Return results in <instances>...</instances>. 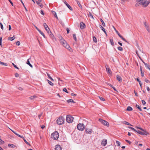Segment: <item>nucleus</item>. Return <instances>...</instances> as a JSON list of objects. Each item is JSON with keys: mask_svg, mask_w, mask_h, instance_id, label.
Returning a JSON list of instances; mask_svg holds the SVG:
<instances>
[{"mask_svg": "<svg viewBox=\"0 0 150 150\" xmlns=\"http://www.w3.org/2000/svg\"><path fill=\"white\" fill-rule=\"evenodd\" d=\"M0 26H1V29L2 30H3V26L2 24L0 22Z\"/></svg>", "mask_w": 150, "mask_h": 150, "instance_id": "54", "label": "nucleus"}, {"mask_svg": "<svg viewBox=\"0 0 150 150\" xmlns=\"http://www.w3.org/2000/svg\"><path fill=\"white\" fill-rule=\"evenodd\" d=\"M142 102L143 105H145L146 103V102L144 100H142Z\"/></svg>", "mask_w": 150, "mask_h": 150, "instance_id": "48", "label": "nucleus"}, {"mask_svg": "<svg viewBox=\"0 0 150 150\" xmlns=\"http://www.w3.org/2000/svg\"><path fill=\"white\" fill-rule=\"evenodd\" d=\"M55 149V150H62V148L59 145H56Z\"/></svg>", "mask_w": 150, "mask_h": 150, "instance_id": "12", "label": "nucleus"}, {"mask_svg": "<svg viewBox=\"0 0 150 150\" xmlns=\"http://www.w3.org/2000/svg\"><path fill=\"white\" fill-rule=\"evenodd\" d=\"M116 143L117 145L118 146H119L120 145V142L118 141H116Z\"/></svg>", "mask_w": 150, "mask_h": 150, "instance_id": "39", "label": "nucleus"}, {"mask_svg": "<svg viewBox=\"0 0 150 150\" xmlns=\"http://www.w3.org/2000/svg\"><path fill=\"white\" fill-rule=\"evenodd\" d=\"M99 27L106 34L107 33L105 29L101 25H100Z\"/></svg>", "mask_w": 150, "mask_h": 150, "instance_id": "17", "label": "nucleus"}, {"mask_svg": "<svg viewBox=\"0 0 150 150\" xmlns=\"http://www.w3.org/2000/svg\"><path fill=\"white\" fill-rule=\"evenodd\" d=\"M21 3H22V4H23V6H24V8H25V11H28V10H27V9L26 8V7H25V5H24V3H23V2L22 1H21Z\"/></svg>", "mask_w": 150, "mask_h": 150, "instance_id": "46", "label": "nucleus"}, {"mask_svg": "<svg viewBox=\"0 0 150 150\" xmlns=\"http://www.w3.org/2000/svg\"><path fill=\"white\" fill-rule=\"evenodd\" d=\"M60 42L62 45L66 48L70 50V47L69 45L68 44L66 41H65L62 37L60 36L59 37Z\"/></svg>", "mask_w": 150, "mask_h": 150, "instance_id": "1", "label": "nucleus"}, {"mask_svg": "<svg viewBox=\"0 0 150 150\" xmlns=\"http://www.w3.org/2000/svg\"><path fill=\"white\" fill-rule=\"evenodd\" d=\"M117 49L118 50H119L120 51H122L123 50L122 47L120 46L118 47H117Z\"/></svg>", "mask_w": 150, "mask_h": 150, "instance_id": "37", "label": "nucleus"}, {"mask_svg": "<svg viewBox=\"0 0 150 150\" xmlns=\"http://www.w3.org/2000/svg\"><path fill=\"white\" fill-rule=\"evenodd\" d=\"M45 29L47 31V32L48 33V32H51V31L50 30L49 28H48V27L47 28H45Z\"/></svg>", "mask_w": 150, "mask_h": 150, "instance_id": "50", "label": "nucleus"}, {"mask_svg": "<svg viewBox=\"0 0 150 150\" xmlns=\"http://www.w3.org/2000/svg\"><path fill=\"white\" fill-rule=\"evenodd\" d=\"M143 131V132H142L139 130H137L136 132H137L139 134L141 135H146L147 134H148V133L146 132V131H144H144Z\"/></svg>", "mask_w": 150, "mask_h": 150, "instance_id": "8", "label": "nucleus"}, {"mask_svg": "<svg viewBox=\"0 0 150 150\" xmlns=\"http://www.w3.org/2000/svg\"><path fill=\"white\" fill-rule=\"evenodd\" d=\"M4 143V141H2L0 138V144H3Z\"/></svg>", "mask_w": 150, "mask_h": 150, "instance_id": "51", "label": "nucleus"}, {"mask_svg": "<svg viewBox=\"0 0 150 150\" xmlns=\"http://www.w3.org/2000/svg\"><path fill=\"white\" fill-rule=\"evenodd\" d=\"M144 25L145 27L147 30V31L149 32H150V29L149 28V26L148 24L146 22H144Z\"/></svg>", "mask_w": 150, "mask_h": 150, "instance_id": "9", "label": "nucleus"}, {"mask_svg": "<svg viewBox=\"0 0 150 150\" xmlns=\"http://www.w3.org/2000/svg\"><path fill=\"white\" fill-rule=\"evenodd\" d=\"M99 121L104 125H106L108 127L109 126V123L106 121L103 120L100 118L99 119Z\"/></svg>", "mask_w": 150, "mask_h": 150, "instance_id": "6", "label": "nucleus"}, {"mask_svg": "<svg viewBox=\"0 0 150 150\" xmlns=\"http://www.w3.org/2000/svg\"><path fill=\"white\" fill-rule=\"evenodd\" d=\"M52 13L54 15V16L57 18V19H58V17L56 12L54 11H52Z\"/></svg>", "mask_w": 150, "mask_h": 150, "instance_id": "18", "label": "nucleus"}, {"mask_svg": "<svg viewBox=\"0 0 150 150\" xmlns=\"http://www.w3.org/2000/svg\"><path fill=\"white\" fill-rule=\"evenodd\" d=\"M63 91L66 92L67 93H68V92H67V89L66 88H64L63 89Z\"/></svg>", "mask_w": 150, "mask_h": 150, "instance_id": "56", "label": "nucleus"}, {"mask_svg": "<svg viewBox=\"0 0 150 150\" xmlns=\"http://www.w3.org/2000/svg\"><path fill=\"white\" fill-rule=\"evenodd\" d=\"M11 29V27L10 25H8V30H10Z\"/></svg>", "mask_w": 150, "mask_h": 150, "instance_id": "63", "label": "nucleus"}, {"mask_svg": "<svg viewBox=\"0 0 150 150\" xmlns=\"http://www.w3.org/2000/svg\"><path fill=\"white\" fill-rule=\"evenodd\" d=\"M110 43L111 44V45L112 46L114 45V42H113V40L112 39H110Z\"/></svg>", "mask_w": 150, "mask_h": 150, "instance_id": "34", "label": "nucleus"}, {"mask_svg": "<svg viewBox=\"0 0 150 150\" xmlns=\"http://www.w3.org/2000/svg\"><path fill=\"white\" fill-rule=\"evenodd\" d=\"M16 45H20V42L19 41H17L16 42Z\"/></svg>", "mask_w": 150, "mask_h": 150, "instance_id": "52", "label": "nucleus"}, {"mask_svg": "<svg viewBox=\"0 0 150 150\" xmlns=\"http://www.w3.org/2000/svg\"><path fill=\"white\" fill-rule=\"evenodd\" d=\"M109 85H110L111 86V87H112V88L114 90V91H117L116 89L113 86L111 85L110 84Z\"/></svg>", "mask_w": 150, "mask_h": 150, "instance_id": "43", "label": "nucleus"}, {"mask_svg": "<svg viewBox=\"0 0 150 150\" xmlns=\"http://www.w3.org/2000/svg\"><path fill=\"white\" fill-rule=\"evenodd\" d=\"M143 63H144V64L145 67H147L148 69H149V68H150V66L149 64H148L147 63H145L144 62H143Z\"/></svg>", "mask_w": 150, "mask_h": 150, "instance_id": "30", "label": "nucleus"}, {"mask_svg": "<svg viewBox=\"0 0 150 150\" xmlns=\"http://www.w3.org/2000/svg\"><path fill=\"white\" fill-rule=\"evenodd\" d=\"M114 29H115V31H116V33H117V35H118L119 36V35H121L118 32V31H117L115 28H114Z\"/></svg>", "mask_w": 150, "mask_h": 150, "instance_id": "55", "label": "nucleus"}, {"mask_svg": "<svg viewBox=\"0 0 150 150\" xmlns=\"http://www.w3.org/2000/svg\"><path fill=\"white\" fill-rule=\"evenodd\" d=\"M78 129L79 130L83 131L84 129V126L83 124L79 123L77 126Z\"/></svg>", "mask_w": 150, "mask_h": 150, "instance_id": "7", "label": "nucleus"}, {"mask_svg": "<svg viewBox=\"0 0 150 150\" xmlns=\"http://www.w3.org/2000/svg\"><path fill=\"white\" fill-rule=\"evenodd\" d=\"M117 79L120 82H121L122 81V78L121 77L118 75L117 76Z\"/></svg>", "mask_w": 150, "mask_h": 150, "instance_id": "15", "label": "nucleus"}, {"mask_svg": "<svg viewBox=\"0 0 150 150\" xmlns=\"http://www.w3.org/2000/svg\"><path fill=\"white\" fill-rule=\"evenodd\" d=\"M124 123L126 125H130V126H132V125L129 123V122H126V121H125L124 122Z\"/></svg>", "mask_w": 150, "mask_h": 150, "instance_id": "41", "label": "nucleus"}, {"mask_svg": "<svg viewBox=\"0 0 150 150\" xmlns=\"http://www.w3.org/2000/svg\"><path fill=\"white\" fill-rule=\"evenodd\" d=\"M26 63L30 67L32 68L33 67V66L30 63L29 61V59H28L27 60V62Z\"/></svg>", "mask_w": 150, "mask_h": 150, "instance_id": "20", "label": "nucleus"}, {"mask_svg": "<svg viewBox=\"0 0 150 150\" xmlns=\"http://www.w3.org/2000/svg\"><path fill=\"white\" fill-rule=\"evenodd\" d=\"M99 98L101 100L103 101H105V99L104 98H102V97L99 96Z\"/></svg>", "mask_w": 150, "mask_h": 150, "instance_id": "45", "label": "nucleus"}, {"mask_svg": "<svg viewBox=\"0 0 150 150\" xmlns=\"http://www.w3.org/2000/svg\"><path fill=\"white\" fill-rule=\"evenodd\" d=\"M0 64H2L3 65H5V66H7V63H4V62H1L0 61Z\"/></svg>", "mask_w": 150, "mask_h": 150, "instance_id": "36", "label": "nucleus"}, {"mask_svg": "<svg viewBox=\"0 0 150 150\" xmlns=\"http://www.w3.org/2000/svg\"><path fill=\"white\" fill-rule=\"evenodd\" d=\"M85 131L87 133L91 134L92 133V130L91 129H86Z\"/></svg>", "mask_w": 150, "mask_h": 150, "instance_id": "14", "label": "nucleus"}, {"mask_svg": "<svg viewBox=\"0 0 150 150\" xmlns=\"http://www.w3.org/2000/svg\"><path fill=\"white\" fill-rule=\"evenodd\" d=\"M59 133L57 131L54 132L51 134V138L54 140H57L59 137Z\"/></svg>", "mask_w": 150, "mask_h": 150, "instance_id": "3", "label": "nucleus"}, {"mask_svg": "<svg viewBox=\"0 0 150 150\" xmlns=\"http://www.w3.org/2000/svg\"><path fill=\"white\" fill-rule=\"evenodd\" d=\"M125 141L129 143V144H130L131 143V142L128 141L126 139V140H125Z\"/></svg>", "mask_w": 150, "mask_h": 150, "instance_id": "53", "label": "nucleus"}, {"mask_svg": "<svg viewBox=\"0 0 150 150\" xmlns=\"http://www.w3.org/2000/svg\"><path fill=\"white\" fill-rule=\"evenodd\" d=\"M12 64L13 65V66L15 68H16V69H19V68H18V67H17L16 66V65H15L14 63H12Z\"/></svg>", "mask_w": 150, "mask_h": 150, "instance_id": "49", "label": "nucleus"}, {"mask_svg": "<svg viewBox=\"0 0 150 150\" xmlns=\"http://www.w3.org/2000/svg\"><path fill=\"white\" fill-rule=\"evenodd\" d=\"M39 32L45 38V36L42 32L41 30Z\"/></svg>", "mask_w": 150, "mask_h": 150, "instance_id": "38", "label": "nucleus"}, {"mask_svg": "<svg viewBox=\"0 0 150 150\" xmlns=\"http://www.w3.org/2000/svg\"><path fill=\"white\" fill-rule=\"evenodd\" d=\"M136 1L144 7L147 6L150 3L149 1H147V0H136Z\"/></svg>", "mask_w": 150, "mask_h": 150, "instance_id": "2", "label": "nucleus"}, {"mask_svg": "<svg viewBox=\"0 0 150 150\" xmlns=\"http://www.w3.org/2000/svg\"><path fill=\"white\" fill-rule=\"evenodd\" d=\"M66 30L67 32V34L69 33V31H70L69 29L68 28H67L66 29Z\"/></svg>", "mask_w": 150, "mask_h": 150, "instance_id": "62", "label": "nucleus"}, {"mask_svg": "<svg viewBox=\"0 0 150 150\" xmlns=\"http://www.w3.org/2000/svg\"><path fill=\"white\" fill-rule=\"evenodd\" d=\"M19 74L17 73H16L15 74V77H18L19 76Z\"/></svg>", "mask_w": 150, "mask_h": 150, "instance_id": "57", "label": "nucleus"}, {"mask_svg": "<svg viewBox=\"0 0 150 150\" xmlns=\"http://www.w3.org/2000/svg\"><path fill=\"white\" fill-rule=\"evenodd\" d=\"M8 146L9 147H11L12 148H13L15 146V145L12 144H8Z\"/></svg>", "mask_w": 150, "mask_h": 150, "instance_id": "27", "label": "nucleus"}, {"mask_svg": "<svg viewBox=\"0 0 150 150\" xmlns=\"http://www.w3.org/2000/svg\"><path fill=\"white\" fill-rule=\"evenodd\" d=\"M93 42H97V40L96 38L95 37H93Z\"/></svg>", "mask_w": 150, "mask_h": 150, "instance_id": "32", "label": "nucleus"}, {"mask_svg": "<svg viewBox=\"0 0 150 150\" xmlns=\"http://www.w3.org/2000/svg\"><path fill=\"white\" fill-rule=\"evenodd\" d=\"M101 144L104 146H105L107 143V141L106 139H103L101 142Z\"/></svg>", "mask_w": 150, "mask_h": 150, "instance_id": "10", "label": "nucleus"}, {"mask_svg": "<svg viewBox=\"0 0 150 150\" xmlns=\"http://www.w3.org/2000/svg\"><path fill=\"white\" fill-rule=\"evenodd\" d=\"M136 107L140 111H142V110L141 109V107L139 106V105L136 104Z\"/></svg>", "mask_w": 150, "mask_h": 150, "instance_id": "21", "label": "nucleus"}, {"mask_svg": "<svg viewBox=\"0 0 150 150\" xmlns=\"http://www.w3.org/2000/svg\"><path fill=\"white\" fill-rule=\"evenodd\" d=\"M145 81L146 83L150 82V81L147 79H145Z\"/></svg>", "mask_w": 150, "mask_h": 150, "instance_id": "64", "label": "nucleus"}, {"mask_svg": "<svg viewBox=\"0 0 150 150\" xmlns=\"http://www.w3.org/2000/svg\"><path fill=\"white\" fill-rule=\"evenodd\" d=\"M48 34H49V35H50V37L51 38H52V39H54V36L53 35V34H52V33L51 32H48Z\"/></svg>", "mask_w": 150, "mask_h": 150, "instance_id": "16", "label": "nucleus"}, {"mask_svg": "<svg viewBox=\"0 0 150 150\" xmlns=\"http://www.w3.org/2000/svg\"><path fill=\"white\" fill-rule=\"evenodd\" d=\"M77 3L79 6V7L81 8H82V6L80 4V3L78 1H77Z\"/></svg>", "mask_w": 150, "mask_h": 150, "instance_id": "35", "label": "nucleus"}, {"mask_svg": "<svg viewBox=\"0 0 150 150\" xmlns=\"http://www.w3.org/2000/svg\"><path fill=\"white\" fill-rule=\"evenodd\" d=\"M89 15H90V16L93 19V15H92V14L91 13H89Z\"/></svg>", "mask_w": 150, "mask_h": 150, "instance_id": "60", "label": "nucleus"}, {"mask_svg": "<svg viewBox=\"0 0 150 150\" xmlns=\"http://www.w3.org/2000/svg\"><path fill=\"white\" fill-rule=\"evenodd\" d=\"M137 128H138V129H139L143 131H144V130L142 128H140V127H137Z\"/></svg>", "mask_w": 150, "mask_h": 150, "instance_id": "59", "label": "nucleus"}, {"mask_svg": "<svg viewBox=\"0 0 150 150\" xmlns=\"http://www.w3.org/2000/svg\"><path fill=\"white\" fill-rule=\"evenodd\" d=\"M47 76L48 78L52 81H54V79L51 77L50 75L48 73H47Z\"/></svg>", "mask_w": 150, "mask_h": 150, "instance_id": "25", "label": "nucleus"}, {"mask_svg": "<svg viewBox=\"0 0 150 150\" xmlns=\"http://www.w3.org/2000/svg\"><path fill=\"white\" fill-rule=\"evenodd\" d=\"M64 119L63 117H60L57 120V123L59 125H62L64 123Z\"/></svg>", "mask_w": 150, "mask_h": 150, "instance_id": "4", "label": "nucleus"}, {"mask_svg": "<svg viewBox=\"0 0 150 150\" xmlns=\"http://www.w3.org/2000/svg\"><path fill=\"white\" fill-rule=\"evenodd\" d=\"M47 82L49 84L51 85V86H53V83L52 82L50 81H49L48 80H47Z\"/></svg>", "mask_w": 150, "mask_h": 150, "instance_id": "33", "label": "nucleus"}, {"mask_svg": "<svg viewBox=\"0 0 150 150\" xmlns=\"http://www.w3.org/2000/svg\"><path fill=\"white\" fill-rule=\"evenodd\" d=\"M73 37L74 38V40L75 41H76V35L75 34H74L73 35Z\"/></svg>", "mask_w": 150, "mask_h": 150, "instance_id": "44", "label": "nucleus"}, {"mask_svg": "<svg viewBox=\"0 0 150 150\" xmlns=\"http://www.w3.org/2000/svg\"><path fill=\"white\" fill-rule=\"evenodd\" d=\"M23 140H24V142H25V143L27 144H28V145H30V143H29V142H27L25 139H23Z\"/></svg>", "mask_w": 150, "mask_h": 150, "instance_id": "47", "label": "nucleus"}, {"mask_svg": "<svg viewBox=\"0 0 150 150\" xmlns=\"http://www.w3.org/2000/svg\"><path fill=\"white\" fill-rule=\"evenodd\" d=\"M8 1H9V2H10V3L11 4V5L12 6H13V2H12V1H11V0H8Z\"/></svg>", "mask_w": 150, "mask_h": 150, "instance_id": "61", "label": "nucleus"}, {"mask_svg": "<svg viewBox=\"0 0 150 150\" xmlns=\"http://www.w3.org/2000/svg\"><path fill=\"white\" fill-rule=\"evenodd\" d=\"M37 97V96H36L34 95L30 97L29 98L31 100L34 99L35 98H36Z\"/></svg>", "mask_w": 150, "mask_h": 150, "instance_id": "29", "label": "nucleus"}, {"mask_svg": "<svg viewBox=\"0 0 150 150\" xmlns=\"http://www.w3.org/2000/svg\"><path fill=\"white\" fill-rule=\"evenodd\" d=\"M80 26L81 29H83L86 27V25L85 24L82 22L80 23Z\"/></svg>", "mask_w": 150, "mask_h": 150, "instance_id": "11", "label": "nucleus"}, {"mask_svg": "<svg viewBox=\"0 0 150 150\" xmlns=\"http://www.w3.org/2000/svg\"><path fill=\"white\" fill-rule=\"evenodd\" d=\"M127 110L128 111H131L132 110V108L130 106H128L127 107Z\"/></svg>", "mask_w": 150, "mask_h": 150, "instance_id": "26", "label": "nucleus"}, {"mask_svg": "<svg viewBox=\"0 0 150 150\" xmlns=\"http://www.w3.org/2000/svg\"><path fill=\"white\" fill-rule=\"evenodd\" d=\"M100 21H101V22L103 26L104 27H105V24L104 22V21L101 18H100Z\"/></svg>", "mask_w": 150, "mask_h": 150, "instance_id": "28", "label": "nucleus"}, {"mask_svg": "<svg viewBox=\"0 0 150 150\" xmlns=\"http://www.w3.org/2000/svg\"><path fill=\"white\" fill-rule=\"evenodd\" d=\"M141 71V76L142 77H143L144 76V73L142 72V70H141V71Z\"/></svg>", "mask_w": 150, "mask_h": 150, "instance_id": "58", "label": "nucleus"}, {"mask_svg": "<svg viewBox=\"0 0 150 150\" xmlns=\"http://www.w3.org/2000/svg\"><path fill=\"white\" fill-rule=\"evenodd\" d=\"M14 134H15L17 136L19 137H21V138H22L23 139H24V138L23 137V136H21L20 135L18 134L16 132H14Z\"/></svg>", "mask_w": 150, "mask_h": 150, "instance_id": "24", "label": "nucleus"}, {"mask_svg": "<svg viewBox=\"0 0 150 150\" xmlns=\"http://www.w3.org/2000/svg\"><path fill=\"white\" fill-rule=\"evenodd\" d=\"M106 70L107 71V72L109 74H110L111 72V71L110 69L109 68H106Z\"/></svg>", "mask_w": 150, "mask_h": 150, "instance_id": "31", "label": "nucleus"}, {"mask_svg": "<svg viewBox=\"0 0 150 150\" xmlns=\"http://www.w3.org/2000/svg\"><path fill=\"white\" fill-rule=\"evenodd\" d=\"M74 118L70 115H68L67 116L66 120L69 123H71L73 120Z\"/></svg>", "mask_w": 150, "mask_h": 150, "instance_id": "5", "label": "nucleus"}, {"mask_svg": "<svg viewBox=\"0 0 150 150\" xmlns=\"http://www.w3.org/2000/svg\"><path fill=\"white\" fill-rule=\"evenodd\" d=\"M36 3L41 8H42L43 7V5L40 2L37 1Z\"/></svg>", "mask_w": 150, "mask_h": 150, "instance_id": "19", "label": "nucleus"}, {"mask_svg": "<svg viewBox=\"0 0 150 150\" xmlns=\"http://www.w3.org/2000/svg\"><path fill=\"white\" fill-rule=\"evenodd\" d=\"M64 3L65 4V5L67 6L68 8L71 11L72 10V8L68 4H67L66 1H64Z\"/></svg>", "mask_w": 150, "mask_h": 150, "instance_id": "13", "label": "nucleus"}, {"mask_svg": "<svg viewBox=\"0 0 150 150\" xmlns=\"http://www.w3.org/2000/svg\"><path fill=\"white\" fill-rule=\"evenodd\" d=\"M128 128L130 129H131V130H134V131H135V132H136L137 131V130H136L134 128H133V127H128Z\"/></svg>", "mask_w": 150, "mask_h": 150, "instance_id": "40", "label": "nucleus"}, {"mask_svg": "<svg viewBox=\"0 0 150 150\" xmlns=\"http://www.w3.org/2000/svg\"><path fill=\"white\" fill-rule=\"evenodd\" d=\"M43 26L44 27V28H45V29L47 28L48 27L47 25L45 23H43Z\"/></svg>", "mask_w": 150, "mask_h": 150, "instance_id": "42", "label": "nucleus"}, {"mask_svg": "<svg viewBox=\"0 0 150 150\" xmlns=\"http://www.w3.org/2000/svg\"><path fill=\"white\" fill-rule=\"evenodd\" d=\"M67 102L68 103H69L70 102H72V103H75L74 101L72 99H69V100H67Z\"/></svg>", "mask_w": 150, "mask_h": 150, "instance_id": "23", "label": "nucleus"}, {"mask_svg": "<svg viewBox=\"0 0 150 150\" xmlns=\"http://www.w3.org/2000/svg\"><path fill=\"white\" fill-rule=\"evenodd\" d=\"M15 39V38H14V36H13L12 37H9L8 38V40H10L11 41H12Z\"/></svg>", "mask_w": 150, "mask_h": 150, "instance_id": "22", "label": "nucleus"}]
</instances>
